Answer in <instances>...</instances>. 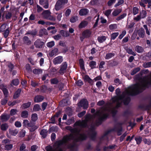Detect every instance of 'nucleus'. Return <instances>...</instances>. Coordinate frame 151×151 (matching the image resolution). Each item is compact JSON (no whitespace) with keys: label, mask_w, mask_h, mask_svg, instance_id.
Listing matches in <instances>:
<instances>
[{"label":"nucleus","mask_w":151,"mask_h":151,"mask_svg":"<svg viewBox=\"0 0 151 151\" xmlns=\"http://www.w3.org/2000/svg\"><path fill=\"white\" fill-rule=\"evenodd\" d=\"M2 90L5 96H6L8 93L7 90L6 88H4L2 89Z\"/></svg>","instance_id":"69168bd1"},{"label":"nucleus","mask_w":151,"mask_h":151,"mask_svg":"<svg viewBox=\"0 0 151 151\" xmlns=\"http://www.w3.org/2000/svg\"><path fill=\"white\" fill-rule=\"evenodd\" d=\"M91 34V32L89 30H86L82 33L83 36L84 37H89Z\"/></svg>","instance_id":"f8f14e48"},{"label":"nucleus","mask_w":151,"mask_h":151,"mask_svg":"<svg viewBox=\"0 0 151 151\" xmlns=\"http://www.w3.org/2000/svg\"><path fill=\"white\" fill-rule=\"evenodd\" d=\"M140 70V68L139 67H137L136 69L134 70L132 72H131V74L133 75L136 74L137 72H138Z\"/></svg>","instance_id":"ea45409f"},{"label":"nucleus","mask_w":151,"mask_h":151,"mask_svg":"<svg viewBox=\"0 0 151 151\" xmlns=\"http://www.w3.org/2000/svg\"><path fill=\"white\" fill-rule=\"evenodd\" d=\"M44 99L43 96L40 95L36 96L34 99L35 101L37 103H38L42 101Z\"/></svg>","instance_id":"9d476101"},{"label":"nucleus","mask_w":151,"mask_h":151,"mask_svg":"<svg viewBox=\"0 0 151 151\" xmlns=\"http://www.w3.org/2000/svg\"><path fill=\"white\" fill-rule=\"evenodd\" d=\"M21 89H18L17 91L15 92L14 96V99L17 98L19 96L20 93L21 92Z\"/></svg>","instance_id":"412c9836"},{"label":"nucleus","mask_w":151,"mask_h":151,"mask_svg":"<svg viewBox=\"0 0 151 151\" xmlns=\"http://www.w3.org/2000/svg\"><path fill=\"white\" fill-rule=\"evenodd\" d=\"M51 13L49 10H46L42 12V15L45 19L53 21H55L56 20L55 18L53 16H51Z\"/></svg>","instance_id":"f257e3e1"},{"label":"nucleus","mask_w":151,"mask_h":151,"mask_svg":"<svg viewBox=\"0 0 151 151\" xmlns=\"http://www.w3.org/2000/svg\"><path fill=\"white\" fill-rule=\"evenodd\" d=\"M40 4L43 5V7L45 9H47L49 6L48 1L47 0H39Z\"/></svg>","instance_id":"0eeeda50"},{"label":"nucleus","mask_w":151,"mask_h":151,"mask_svg":"<svg viewBox=\"0 0 151 151\" xmlns=\"http://www.w3.org/2000/svg\"><path fill=\"white\" fill-rule=\"evenodd\" d=\"M17 112V110L14 109H12L10 111V114L11 115H14Z\"/></svg>","instance_id":"4d7b16f0"},{"label":"nucleus","mask_w":151,"mask_h":151,"mask_svg":"<svg viewBox=\"0 0 151 151\" xmlns=\"http://www.w3.org/2000/svg\"><path fill=\"white\" fill-rule=\"evenodd\" d=\"M112 11V9H108L107 10H106L105 12V15H106V16H107V17H108L109 15L110 14H111V11Z\"/></svg>","instance_id":"c03bdc74"},{"label":"nucleus","mask_w":151,"mask_h":151,"mask_svg":"<svg viewBox=\"0 0 151 151\" xmlns=\"http://www.w3.org/2000/svg\"><path fill=\"white\" fill-rule=\"evenodd\" d=\"M143 27L145 29L147 34L148 35H150V33L149 30L148 29L147 25H144L143 26Z\"/></svg>","instance_id":"052dcab7"},{"label":"nucleus","mask_w":151,"mask_h":151,"mask_svg":"<svg viewBox=\"0 0 151 151\" xmlns=\"http://www.w3.org/2000/svg\"><path fill=\"white\" fill-rule=\"evenodd\" d=\"M67 3L60 0H58L55 5V10L58 11L63 8L64 4Z\"/></svg>","instance_id":"f03ea898"},{"label":"nucleus","mask_w":151,"mask_h":151,"mask_svg":"<svg viewBox=\"0 0 151 151\" xmlns=\"http://www.w3.org/2000/svg\"><path fill=\"white\" fill-rule=\"evenodd\" d=\"M23 41L24 43L28 45L31 44V41L29 40L27 36H24L23 38Z\"/></svg>","instance_id":"4468645a"},{"label":"nucleus","mask_w":151,"mask_h":151,"mask_svg":"<svg viewBox=\"0 0 151 151\" xmlns=\"http://www.w3.org/2000/svg\"><path fill=\"white\" fill-rule=\"evenodd\" d=\"M90 136L92 139H93V137L95 136L96 133L95 131L93 130H91L90 131Z\"/></svg>","instance_id":"473e14b6"},{"label":"nucleus","mask_w":151,"mask_h":151,"mask_svg":"<svg viewBox=\"0 0 151 151\" xmlns=\"http://www.w3.org/2000/svg\"><path fill=\"white\" fill-rule=\"evenodd\" d=\"M117 25L116 24H111L109 26V29L111 30H113L117 28Z\"/></svg>","instance_id":"e433bc0d"},{"label":"nucleus","mask_w":151,"mask_h":151,"mask_svg":"<svg viewBox=\"0 0 151 151\" xmlns=\"http://www.w3.org/2000/svg\"><path fill=\"white\" fill-rule=\"evenodd\" d=\"M51 83L52 84H55L57 83L58 82V80L56 78H54L50 80Z\"/></svg>","instance_id":"4c0bfd02"},{"label":"nucleus","mask_w":151,"mask_h":151,"mask_svg":"<svg viewBox=\"0 0 151 151\" xmlns=\"http://www.w3.org/2000/svg\"><path fill=\"white\" fill-rule=\"evenodd\" d=\"M40 109L39 106L38 104H36L35 105L33 108V110L35 111H38Z\"/></svg>","instance_id":"864d4df0"},{"label":"nucleus","mask_w":151,"mask_h":151,"mask_svg":"<svg viewBox=\"0 0 151 151\" xmlns=\"http://www.w3.org/2000/svg\"><path fill=\"white\" fill-rule=\"evenodd\" d=\"M139 15L142 19L145 17L147 15L146 11L145 10H142L140 12Z\"/></svg>","instance_id":"a211bd4d"},{"label":"nucleus","mask_w":151,"mask_h":151,"mask_svg":"<svg viewBox=\"0 0 151 151\" xmlns=\"http://www.w3.org/2000/svg\"><path fill=\"white\" fill-rule=\"evenodd\" d=\"M10 116L9 115H4L1 116V119L3 121H6L9 118Z\"/></svg>","instance_id":"aec40b11"},{"label":"nucleus","mask_w":151,"mask_h":151,"mask_svg":"<svg viewBox=\"0 0 151 151\" xmlns=\"http://www.w3.org/2000/svg\"><path fill=\"white\" fill-rule=\"evenodd\" d=\"M28 115V113L27 111H23L21 113V116L24 118H26L27 117Z\"/></svg>","instance_id":"6ab92c4d"},{"label":"nucleus","mask_w":151,"mask_h":151,"mask_svg":"<svg viewBox=\"0 0 151 151\" xmlns=\"http://www.w3.org/2000/svg\"><path fill=\"white\" fill-rule=\"evenodd\" d=\"M63 60L62 56H59L53 59V62L55 65H56L61 63L63 61Z\"/></svg>","instance_id":"423d86ee"},{"label":"nucleus","mask_w":151,"mask_h":151,"mask_svg":"<svg viewBox=\"0 0 151 151\" xmlns=\"http://www.w3.org/2000/svg\"><path fill=\"white\" fill-rule=\"evenodd\" d=\"M47 130L43 129L41 131L40 134L43 138H45L47 136Z\"/></svg>","instance_id":"2eb2a0df"},{"label":"nucleus","mask_w":151,"mask_h":151,"mask_svg":"<svg viewBox=\"0 0 151 151\" xmlns=\"http://www.w3.org/2000/svg\"><path fill=\"white\" fill-rule=\"evenodd\" d=\"M106 39V37L104 36H102L99 37L98 40L99 42L100 43L104 41Z\"/></svg>","instance_id":"c756f323"},{"label":"nucleus","mask_w":151,"mask_h":151,"mask_svg":"<svg viewBox=\"0 0 151 151\" xmlns=\"http://www.w3.org/2000/svg\"><path fill=\"white\" fill-rule=\"evenodd\" d=\"M135 50L137 52L139 53H142L144 51V49L143 47L138 45H137L135 46Z\"/></svg>","instance_id":"9b49d317"},{"label":"nucleus","mask_w":151,"mask_h":151,"mask_svg":"<svg viewBox=\"0 0 151 151\" xmlns=\"http://www.w3.org/2000/svg\"><path fill=\"white\" fill-rule=\"evenodd\" d=\"M58 48H55L50 52L49 53V55L52 57L54 55H56L58 54Z\"/></svg>","instance_id":"1a4fd4ad"},{"label":"nucleus","mask_w":151,"mask_h":151,"mask_svg":"<svg viewBox=\"0 0 151 151\" xmlns=\"http://www.w3.org/2000/svg\"><path fill=\"white\" fill-rule=\"evenodd\" d=\"M55 45V42L54 41H51L48 42L47 44V47L51 48Z\"/></svg>","instance_id":"7c9ffc66"},{"label":"nucleus","mask_w":151,"mask_h":151,"mask_svg":"<svg viewBox=\"0 0 151 151\" xmlns=\"http://www.w3.org/2000/svg\"><path fill=\"white\" fill-rule=\"evenodd\" d=\"M9 132L10 134L13 136L16 135L18 132V131L16 129H9Z\"/></svg>","instance_id":"dca6fc26"},{"label":"nucleus","mask_w":151,"mask_h":151,"mask_svg":"<svg viewBox=\"0 0 151 151\" xmlns=\"http://www.w3.org/2000/svg\"><path fill=\"white\" fill-rule=\"evenodd\" d=\"M2 143L5 145L4 149L5 150H10L13 147L12 145L9 143V141L8 139L4 140L2 142Z\"/></svg>","instance_id":"20e7f679"},{"label":"nucleus","mask_w":151,"mask_h":151,"mask_svg":"<svg viewBox=\"0 0 151 151\" xmlns=\"http://www.w3.org/2000/svg\"><path fill=\"white\" fill-rule=\"evenodd\" d=\"M78 17L77 16H74L72 17L70 19V21L71 23H74L75 22L78 20Z\"/></svg>","instance_id":"cd10ccee"},{"label":"nucleus","mask_w":151,"mask_h":151,"mask_svg":"<svg viewBox=\"0 0 151 151\" xmlns=\"http://www.w3.org/2000/svg\"><path fill=\"white\" fill-rule=\"evenodd\" d=\"M124 1L123 0H118L117 3L115 5V7H116L124 3Z\"/></svg>","instance_id":"8fccbe9b"},{"label":"nucleus","mask_w":151,"mask_h":151,"mask_svg":"<svg viewBox=\"0 0 151 151\" xmlns=\"http://www.w3.org/2000/svg\"><path fill=\"white\" fill-rule=\"evenodd\" d=\"M142 1L144 2L145 4L148 3L149 6H151V0H142Z\"/></svg>","instance_id":"680f3d73"},{"label":"nucleus","mask_w":151,"mask_h":151,"mask_svg":"<svg viewBox=\"0 0 151 151\" xmlns=\"http://www.w3.org/2000/svg\"><path fill=\"white\" fill-rule=\"evenodd\" d=\"M141 19H142L139 15L137 16L136 17H134L133 19L135 21L137 22L140 21Z\"/></svg>","instance_id":"09e8293b"},{"label":"nucleus","mask_w":151,"mask_h":151,"mask_svg":"<svg viewBox=\"0 0 151 151\" xmlns=\"http://www.w3.org/2000/svg\"><path fill=\"white\" fill-rule=\"evenodd\" d=\"M32 120L33 121H35L37 119V115L36 114H34L32 115Z\"/></svg>","instance_id":"2f4dec72"},{"label":"nucleus","mask_w":151,"mask_h":151,"mask_svg":"<svg viewBox=\"0 0 151 151\" xmlns=\"http://www.w3.org/2000/svg\"><path fill=\"white\" fill-rule=\"evenodd\" d=\"M119 35L118 32H114L112 33L111 35V39L114 40Z\"/></svg>","instance_id":"72a5a7b5"},{"label":"nucleus","mask_w":151,"mask_h":151,"mask_svg":"<svg viewBox=\"0 0 151 151\" xmlns=\"http://www.w3.org/2000/svg\"><path fill=\"white\" fill-rule=\"evenodd\" d=\"M126 31H123L122 32L121 34L119 35V38L120 39H121L124 37V36L126 35Z\"/></svg>","instance_id":"37998d69"},{"label":"nucleus","mask_w":151,"mask_h":151,"mask_svg":"<svg viewBox=\"0 0 151 151\" xmlns=\"http://www.w3.org/2000/svg\"><path fill=\"white\" fill-rule=\"evenodd\" d=\"M29 122L28 121L27 119L24 120L23 123V125L24 126H27L28 125Z\"/></svg>","instance_id":"0e129e2a"},{"label":"nucleus","mask_w":151,"mask_h":151,"mask_svg":"<svg viewBox=\"0 0 151 151\" xmlns=\"http://www.w3.org/2000/svg\"><path fill=\"white\" fill-rule=\"evenodd\" d=\"M122 11L121 9H117L115 10L112 12V15L114 16H117Z\"/></svg>","instance_id":"b1692460"},{"label":"nucleus","mask_w":151,"mask_h":151,"mask_svg":"<svg viewBox=\"0 0 151 151\" xmlns=\"http://www.w3.org/2000/svg\"><path fill=\"white\" fill-rule=\"evenodd\" d=\"M31 103L30 102H28L27 103L24 104L22 106L23 108L25 109L29 107L31 105Z\"/></svg>","instance_id":"c85d7f7f"},{"label":"nucleus","mask_w":151,"mask_h":151,"mask_svg":"<svg viewBox=\"0 0 151 151\" xmlns=\"http://www.w3.org/2000/svg\"><path fill=\"white\" fill-rule=\"evenodd\" d=\"M19 83V81L18 79H15L12 80L11 84V86H17Z\"/></svg>","instance_id":"f3484780"},{"label":"nucleus","mask_w":151,"mask_h":151,"mask_svg":"<svg viewBox=\"0 0 151 151\" xmlns=\"http://www.w3.org/2000/svg\"><path fill=\"white\" fill-rule=\"evenodd\" d=\"M76 84L79 86H81L83 84V82L82 81L79 80L76 82Z\"/></svg>","instance_id":"bf43d9fd"},{"label":"nucleus","mask_w":151,"mask_h":151,"mask_svg":"<svg viewBox=\"0 0 151 151\" xmlns=\"http://www.w3.org/2000/svg\"><path fill=\"white\" fill-rule=\"evenodd\" d=\"M4 32V33H3V34L4 36L6 38L7 37L9 34V31L8 30V28H7V29H6Z\"/></svg>","instance_id":"a19ab883"},{"label":"nucleus","mask_w":151,"mask_h":151,"mask_svg":"<svg viewBox=\"0 0 151 151\" xmlns=\"http://www.w3.org/2000/svg\"><path fill=\"white\" fill-rule=\"evenodd\" d=\"M135 139L137 143V144H139L141 143L142 140V138L140 137H138L135 138Z\"/></svg>","instance_id":"a18cd8bd"},{"label":"nucleus","mask_w":151,"mask_h":151,"mask_svg":"<svg viewBox=\"0 0 151 151\" xmlns=\"http://www.w3.org/2000/svg\"><path fill=\"white\" fill-rule=\"evenodd\" d=\"M33 72L35 74H39L42 73V71L40 69H35L33 70Z\"/></svg>","instance_id":"393cba45"},{"label":"nucleus","mask_w":151,"mask_h":151,"mask_svg":"<svg viewBox=\"0 0 151 151\" xmlns=\"http://www.w3.org/2000/svg\"><path fill=\"white\" fill-rule=\"evenodd\" d=\"M9 126L6 124H2L1 126V130L3 131L6 130L8 128Z\"/></svg>","instance_id":"5701e85b"},{"label":"nucleus","mask_w":151,"mask_h":151,"mask_svg":"<svg viewBox=\"0 0 151 151\" xmlns=\"http://www.w3.org/2000/svg\"><path fill=\"white\" fill-rule=\"evenodd\" d=\"M78 106L79 107H83L84 109H86L88 107V103L86 99L81 100L78 104Z\"/></svg>","instance_id":"7ed1b4c3"},{"label":"nucleus","mask_w":151,"mask_h":151,"mask_svg":"<svg viewBox=\"0 0 151 151\" xmlns=\"http://www.w3.org/2000/svg\"><path fill=\"white\" fill-rule=\"evenodd\" d=\"M139 9L138 8L136 7H134L133 9V13L134 15H135L138 14V13Z\"/></svg>","instance_id":"79ce46f5"},{"label":"nucleus","mask_w":151,"mask_h":151,"mask_svg":"<svg viewBox=\"0 0 151 151\" xmlns=\"http://www.w3.org/2000/svg\"><path fill=\"white\" fill-rule=\"evenodd\" d=\"M88 24V22L86 21H83L81 22L79 25L80 28H82L84 27Z\"/></svg>","instance_id":"4be33fe9"},{"label":"nucleus","mask_w":151,"mask_h":151,"mask_svg":"<svg viewBox=\"0 0 151 151\" xmlns=\"http://www.w3.org/2000/svg\"><path fill=\"white\" fill-rule=\"evenodd\" d=\"M84 79L85 81L88 82L90 84H92L93 83V80H92L89 77L88 75L85 76Z\"/></svg>","instance_id":"ddd939ff"},{"label":"nucleus","mask_w":151,"mask_h":151,"mask_svg":"<svg viewBox=\"0 0 151 151\" xmlns=\"http://www.w3.org/2000/svg\"><path fill=\"white\" fill-rule=\"evenodd\" d=\"M114 54L112 53H109L107 54L105 57L106 59H108L114 56Z\"/></svg>","instance_id":"bb28decb"},{"label":"nucleus","mask_w":151,"mask_h":151,"mask_svg":"<svg viewBox=\"0 0 151 151\" xmlns=\"http://www.w3.org/2000/svg\"><path fill=\"white\" fill-rule=\"evenodd\" d=\"M53 38L56 40H58L61 38V36L60 34H58L53 36Z\"/></svg>","instance_id":"58836bf2"},{"label":"nucleus","mask_w":151,"mask_h":151,"mask_svg":"<svg viewBox=\"0 0 151 151\" xmlns=\"http://www.w3.org/2000/svg\"><path fill=\"white\" fill-rule=\"evenodd\" d=\"M143 141L144 143L148 145H150L151 144V141L149 139H144Z\"/></svg>","instance_id":"603ef678"},{"label":"nucleus","mask_w":151,"mask_h":151,"mask_svg":"<svg viewBox=\"0 0 151 151\" xmlns=\"http://www.w3.org/2000/svg\"><path fill=\"white\" fill-rule=\"evenodd\" d=\"M15 125L17 127H20L21 126L22 124L19 122L17 121L15 123Z\"/></svg>","instance_id":"6e6d98bb"},{"label":"nucleus","mask_w":151,"mask_h":151,"mask_svg":"<svg viewBox=\"0 0 151 151\" xmlns=\"http://www.w3.org/2000/svg\"><path fill=\"white\" fill-rule=\"evenodd\" d=\"M37 12H40L42 11L43 10L42 8L38 5H37Z\"/></svg>","instance_id":"774afa93"},{"label":"nucleus","mask_w":151,"mask_h":151,"mask_svg":"<svg viewBox=\"0 0 151 151\" xmlns=\"http://www.w3.org/2000/svg\"><path fill=\"white\" fill-rule=\"evenodd\" d=\"M145 32L144 30H141L138 32V35L140 37L143 38L145 36Z\"/></svg>","instance_id":"c9c22d12"},{"label":"nucleus","mask_w":151,"mask_h":151,"mask_svg":"<svg viewBox=\"0 0 151 151\" xmlns=\"http://www.w3.org/2000/svg\"><path fill=\"white\" fill-rule=\"evenodd\" d=\"M44 43L42 42L40 39L37 40L34 43V45L37 48H41L43 45Z\"/></svg>","instance_id":"39448f33"},{"label":"nucleus","mask_w":151,"mask_h":151,"mask_svg":"<svg viewBox=\"0 0 151 151\" xmlns=\"http://www.w3.org/2000/svg\"><path fill=\"white\" fill-rule=\"evenodd\" d=\"M71 10L70 9H68L66 11L65 13V16L66 17L68 16L70 14Z\"/></svg>","instance_id":"5fc2aeb1"},{"label":"nucleus","mask_w":151,"mask_h":151,"mask_svg":"<svg viewBox=\"0 0 151 151\" xmlns=\"http://www.w3.org/2000/svg\"><path fill=\"white\" fill-rule=\"evenodd\" d=\"M127 52L128 54L130 55H132L134 56H135L136 55V53L134 52L132 49H127Z\"/></svg>","instance_id":"a878e982"},{"label":"nucleus","mask_w":151,"mask_h":151,"mask_svg":"<svg viewBox=\"0 0 151 151\" xmlns=\"http://www.w3.org/2000/svg\"><path fill=\"white\" fill-rule=\"evenodd\" d=\"M47 105V104L46 102H44L42 104V108L43 110H44L46 108Z\"/></svg>","instance_id":"13d9d810"},{"label":"nucleus","mask_w":151,"mask_h":151,"mask_svg":"<svg viewBox=\"0 0 151 151\" xmlns=\"http://www.w3.org/2000/svg\"><path fill=\"white\" fill-rule=\"evenodd\" d=\"M7 25L5 24L2 25L1 27V31L2 32H4L7 29ZM7 28H8V27H7Z\"/></svg>","instance_id":"f704fd0d"},{"label":"nucleus","mask_w":151,"mask_h":151,"mask_svg":"<svg viewBox=\"0 0 151 151\" xmlns=\"http://www.w3.org/2000/svg\"><path fill=\"white\" fill-rule=\"evenodd\" d=\"M25 131L24 130L22 129L19 133V136L21 137H23L25 135Z\"/></svg>","instance_id":"49530a36"},{"label":"nucleus","mask_w":151,"mask_h":151,"mask_svg":"<svg viewBox=\"0 0 151 151\" xmlns=\"http://www.w3.org/2000/svg\"><path fill=\"white\" fill-rule=\"evenodd\" d=\"M37 128V127L36 126L33 125L29 129L30 131L31 132H33L35 131L36 129Z\"/></svg>","instance_id":"3c124183"},{"label":"nucleus","mask_w":151,"mask_h":151,"mask_svg":"<svg viewBox=\"0 0 151 151\" xmlns=\"http://www.w3.org/2000/svg\"><path fill=\"white\" fill-rule=\"evenodd\" d=\"M41 89L42 92H44L46 91L47 87L46 86H43L41 87Z\"/></svg>","instance_id":"338daca9"},{"label":"nucleus","mask_w":151,"mask_h":151,"mask_svg":"<svg viewBox=\"0 0 151 151\" xmlns=\"http://www.w3.org/2000/svg\"><path fill=\"white\" fill-rule=\"evenodd\" d=\"M88 12V10L86 9H82L79 11V14L81 16H84L87 14Z\"/></svg>","instance_id":"6e6552de"},{"label":"nucleus","mask_w":151,"mask_h":151,"mask_svg":"<svg viewBox=\"0 0 151 151\" xmlns=\"http://www.w3.org/2000/svg\"><path fill=\"white\" fill-rule=\"evenodd\" d=\"M57 19L58 21H60L61 20V18L62 17V13H57Z\"/></svg>","instance_id":"de8ad7c7"},{"label":"nucleus","mask_w":151,"mask_h":151,"mask_svg":"<svg viewBox=\"0 0 151 151\" xmlns=\"http://www.w3.org/2000/svg\"><path fill=\"white\" fill-rule=\"evenodd\" d=\"M116 0H110L108 2V5L109 6H111L112 4L114 3Z\"/></svg>","instance_id":"e2e57ef3"}]
</instances>
